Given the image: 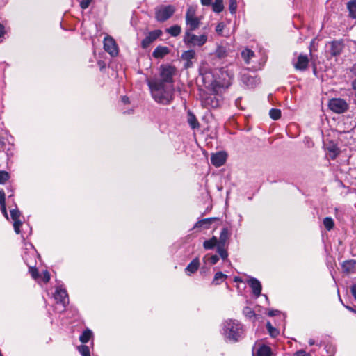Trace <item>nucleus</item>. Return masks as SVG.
I'll list each match as a JSON object with an SVG mask.
<instances>
[{
    "label": "nucleus",
    "mask_w": 356,
    "mask_h": 356,
    "mask_svg": "<svg viewBox=\"0 0 356 356\" xmlns=\"http://www.w3.org/2000/svg\"><path fill=\"white\" fill-rule=\"evenodd\" d=\"M323 225L326 229L330 231L334 227V220L332 218L326 217L323 219Z\"/></svg>",
    "instance_id": "c9c22d12"
},
{
    "label": "nucleus",
    "mask_w": 356,
    "mask_h": 356,
    "mask_svg": "<svg viewBox=\"0 0 356 356\" xmlns=\"http://www.w3.org/2000/svg\"><path fill=\"white\" fill-rule=\"evenodd\" d=\"M162 31L161 30H154L148 33V35L142 40L141 46L145 49L148 47L154 40H156L161 35Z\"/></svg>",
    "instance_id": "ddd939ff"
},
{
    "label": "nucleus",
    "mask_w": 356,
    "mask_h": 356,
    "mask_svg": "<svg viewBox=\"0 0 356 356\" xmlns=\"http://www.w3.org/2000/svg\"><path fill=\"white\" fill-rule=\"evenodd\" d=\"M6 194L3 190H0V204L6 202Z\"/></svg>",
    "instance_id": "603ef678"
},
{
    "label": "nucleus",
    "mask_w": 356,
    "mask_h": 356,
    "mask_svg": "<svg viewBox=\"0 0 356 356\" xmlns=\"http://www.w3.org/2000/svg\"><path fill=\"white\" fill-rule=\"evenodd\" d=\"M122 101L124 104H129V99L127 96H123L122 97Z\"/></svg>",
    "instance_id": "052dcab7"
},
{
    "label": "nucleus",
    "mask_w": 356,
    "mask_h": 356,
    "mask_svg": "<svg viewBox=\"0 0 356 356\" xmlns=\"http://www.w3.org/2000/svg\"><path fill=\"white\" fill-rule=\"evenodd\" d=\"M204 262H208L210 264L213 265L216 264L218 261L219 257L218 255H211L208 254L205 255V257H204Z\"/></svg>",
    "instance_id": "72a5a7b5"
},
{
    "label": "nucleus",
    "mask_w": 356,
    "mask_h": 356,
    "mask_svg": "<svg viewBox=\"0 0 356 356\" xmlns=\"http://www.w3.org/2000/svg\"><path fill=\"white\" fill-rule=\"evenodd\" d=\"M0 356H3V355H2V354H0Z\"/></svg>",
    "instance_id": "338daca9"
},
{
    "label": "nucleus",
    "mask_w": 356,
    "mask_h": 356,
    "mask_svg": "<svg viewBox=\"0 0 356 356\" xmlns=\"http://www.w3.org/2000/svg\"><path fill=\"white\" fill-rule=\"evenodd\" d=\"M92 0H81L80 2V6L82 9H86L88 8Z\"/></svg>",
    "instance_id": "de8ad7c7"
},
{
    "label": "nucleus",
    "mask_w": 356,
    "mask_h": 356,
    "mask_svg": "<svg viewBox=\"0 0 356 356\" xmlns=\"http://www.w3.org/2000/svg\"><path fill=\"white\" fill-rule=\"evenodd\" d=\"M241 56L244 61L247 63H250V59L254 56V53L249 49H245L241 52Z\"/></svg>",
    "instance_id": "a878e982"
},
{
    "label": "nucleus",
    "mask_w": 356,
    "mask_h": 356,
    "mask_svg": "<svg viewBox=\"0 0 356 356\" xmlns=\"http://www.w3.org/2000/svg\"><path fill=\"white\" fill-rule=\"evenodd\" d=\"M40 277L42 278V281L44 282V283H47L49 280H50V274L49 273L48 270H44L42 272V275L40 276Z\"/></svg>",
    "instance_id": "c03bdc74"
},
{
    "label": "nucleus",
    "mask_w": 356,
    "mask_h": 356,
    "mask_svg": "<svg viewBox=\"0 0 356 356\" xmlns=\"http://www.w3.org/2000/svg\"><path fill=\"white\" fill-rule=\"evenodd\" d=\"M217 251H218L219 255L220 256V257L223 260H225L227 259L228 253H227V250L224 249V245H218Z\"/></svg>",
    "instance_id": "e433bc0d"
},
{
    "label": "nucleus",
    "mask_w": 356,
    "mask_h": 356,
    "mask_svg": "<svg viewBox=\"0 0 356 356\" xmlns=\"http://www.w3.org/2000/svg\"><path fill=\"white\" fill-rule=\"evenodd\" d=\"M177 68L171 65H161L159 67V76L154 77L150 80H156L164 84L174 86V76Z\"/></svg>",
    "instance_id": "39448f33"
},
{
    "label": "nucleus",
    "mask_w": 356,
    "mask_h": 356,
    "mask_svg": "<svg viewBox=\"0 0 356 356\" xmlns=\"http://www.w3.org/2000/svg\"><path fill=\"white\" fill-rule=\"evenodd\" d=\"M229 236V232L227 228H223L221 230L220 238H219V244L218 245H225V243H226L227 240L228 239Z\"/></svg>",
    "instance_id": "c85d7f7f"
},
{
    "label": "nucleus",
    "mask_w": 356,
    "mask_h": 356,
    "mask_svg": "<svg viewBox=\"0 0 356 356\" xmlns=\"http://www.w3.org/2000/svg\"><path fill=\"white\" fill-rule=\"evenodd\" d=\"M200 264V261L197 257L193 259L185 268V272L187 275L190 276L191 274L195 273L198 270Z\"/></svg>",
    "instance_id": "6ab92c4d"
},
{
    "label": "nucleus",
    "mask_w": 356,
    "mask_h": 356,
    "mask_svg": "<svg viewBox=\"0 0 356 356\" xmlns=\"http://www.w3.org/2000/svg\"><path fill=\"white\" fill-rule=\"evenodd\" d=\"M347 8L349 16L352 19H356V0H350L347 3Z\"/></svg>",
    "instance_id": "b1692460"
},
{
    "label": "nucleus",
    "mask_w": 356,
    "mask_h": 356,
    "mask_svg": "<svg viewBox=\"0 0 356 356\" xmlns=\"http://www.w3.org/2000/svg\"><path fill=\"white\" fill-rule=\"evenodd\" d=\"M215 55L219 58H224L228 56V51L225 47L218 46L215 51Z\"/></svg>",
    "instance_id": "cd10ccee"
},
{
    "label": "nucleus",
    "mask_w": 356,
    "mask_h": 356,
    "mask_svg": "<svg viewBox=\"0 0 356 356\" xmlns=\"http://www.w3.org/2000/svg\"><path fill=\"white\" fill-rule=\"evenodd\" d=\"M269 115L273 120H277L281 117V111L280 109L272 108L270 110Z\"/></svg>",
    "instance_id": "4c0bfd02"
},
{
    "label": "nucleus",
    "mask_w": 356,
    "mask_h": 356,
    "mask_svg": "<svg viewBox=\"0 0 356 356\" xmlns=\"http://www.w3.org/2000/svg\"><path fill=\"white\" fill-rule=\"evenodd\" d=\"M295 356H312V355L310 353H306L303 350H300L296 353Z\"/></svg>",
    "instance_id": "3c124183"
},
{
    "label": "nucleus",
    "mask_w": 356,
    "mask_h": 356,
    "mask_svg": "<svg viewBox=\"0 0 356 356\" xmlns=\"http://www.w3.org/2000/svg\"><path fill=\"white\" fill-rule=\"evenodd\" d=\"M200 75L206 87L211 86L213 92H216V87L227 88L232 84L234 78V72L232 70L222 67L216 72L218 79H213V76L210 72H203L202 70L200 71Z\"/></svg>",
    "instance_id": "f03ea898"
},
{
    "label": "nucleus",
    "mask_w": 356,
    "mask_h": 356,
    "mask_svg": "<svg viewBox=\"0 0 356 356\" xmlns=\"http://www.w3.org/2000/svg\"><path fill=\"white\" fill-rule=\"evenodd\" d=\"M195 57V51L193 49L185 51L181 54V59L184 61H189Z\"/></svg>",
    "instance_id": "c756f323"
},
{
    "label": "nucleus",
    "mask_w": 356,
    "mask_h": 356,
    "mask_svg": "<svg viewBox=\"0 0 356 356\" xmlns=\"http://www.w3.org/2000/svg\"><path fill=\"white\" fill-rule=\"evenodd\" d=\"M193 31H185L183 42L188 47H202L208 41L209 29L204 27L203 32L200 35L193 33Z\"/></svg>",
    "instance_id": "20e7f679"
},
{
    "label": "nucleus",
    "mask_w": 356,
    "mask_h": 356,
    "mask_svg": "<svg viewBox=\"0 0 356 356\" xmlns=\"http://www.w3.org/2000/svg\"><path fill=\"white\" fill-rule=\"evenodd\" d=\"M10 216L14 221L13 227L15 232H16V234H18L20 233V227L22 224V221L19 219L21 213L18 209H14L10 211Z\"/></svg>",
    "instance_id": "f3484780"
},
{
    "label": "nucleus",
    "mask_w": 356,
    "mask_h": 356,
    "mask_svg": "<svg viewBox=\"0 0 356 356\" xmlns=\"http://www.w3.org/2000/svg\"><path fill=\"white\" fill-rule=\"evenodd\" d=\"M175 13L172 6H161L156 10V18L159 22H165Z\"/></svg>",
    "instance_id": "9d476101"
},
{
    "label": "nucleus",
    "mask_w": 356,
    "mask_h": 356,
    "mask_svg": "<svg viewBox=\"0 0 356 356\" xmlns=\"http://www.w3.org/2000/svg\"><path fill=\"white\" fill-rule=\"evenodd\" d=\"M356 266V261L353 259L346 260L341 264L343 272L346 273H353Z\"/></svg>",
    "instance_id": "412c9836"
},
{
    "label": "nucleus",
    "mask_w": 356,
    "mask_h": 356,
    "mask_svg": "<svg viewBox=\"0 0 356 356\" xmlns=\"http://www.w3.org/2000/svg\"><path fill=\"white\" fill-rule=\"evenodd\" d=\"M329 108L335 113H344L349 109V104L341 98H332L328 103Z\"/></svg>",
    "instance_id": "1a4fd4ad"
},
{
    "label": "nucleus",
    "mask_w": 356,
    "mask_h": 356,
    "mask_svg": "<svg viewBox=\"0 0 356 356\" xmlns=\"http://www.w3.org/2000/svg\"><path fill=\"white\" fill-rule=\"evenodd\" d=\"M224 29H225V24L222 22H220V23H218L217 24V26H216V31L218 35H222Z\"/></svg>",
    "instance_id": "49530a36"
},
{
    "label": "nucleus",
    "mask_w": 356,
    "mask_h": 356,
    "mask_svg": "<svg viewBox=\"0 0 356 356\" xmlns=\"http://www.w3.org/2000/svg\"><path fill=\"white\" fill-rule=\"evenodd\" d=\"M329 46V54L332 56H339L344 47V44L342 40H333L332 42H328Z\"/></svg>",
    "instance_id": "f8f14e48"
},
{
    "label": "nucleus",
    "mask_w": 356,
    "mask_h": 356,
    "mask_svg": "<svg viewBox=\"0 0 356 356\" xmlns=\"http://www.w3.org/2000/svg\"><path fill=\"white\" fill-rule=\"evenodd\" d=\"M0 209H1V211L2 213L8 219V213H7V211H6V202L0 204Z\"/></svg>",
    "instance_id": "8fccbe9b"
},
{
    "label": "nucleus",
    "mask_w": 356,
    "mask_h": 356,
    "mask_svg": "<svg viewBox=\"0 0 356 356\" xmlns=\"http://www.w3.org/2000/svg\"><path fill=\"white\" fill-rule=\"evenodd\" d=\"M6 33L5 27L3 24L0 23V39L3 38L4 35ZM2 40H0V42H1Z\"/></svg>",
    "instance_id": "864d4df0"
},
{
    "label": "nucleus",
    "mask_w": 356,
    "mask_h": 356,
    "mask_svg": "<svg viewBox=\"0 0 356 356\" xmlns=\"http://www.w3.org/2000/svg\"><path fill=\"white\" fill-rule=\"evenodd\" d=\"M351 86L353 90L355 92V97H356V79H354L351 83Z\"/></svg>",
    "instance_id": "bf43d9fd"
},
{
    "label": "nucleus",
    "mask_w": 356,
    "mask_h": 356,
    "mask_svg": "<svg viewBox=\"0 0 356 356\" xmlns=\"http://www.w3.org/2000/svg\"><path fill=\"white\" fill-rule=\"evenodd\" d=\"M350 291L354 298L356 300V284L352 285Z\"/></svg>",
    "instance_id": "5fc2aeb1"
},
{
    "label": "nucleus",
    "mask_w": 356,
    "mask_h": 356,
    "mask_svg": "<svg viewBox=\"0 0 356 356\" xmlns=\"http://www.w3.org/2000/svg\"><path fill=\"white\" fill-rule=\"evenodd\" d=\"M253 356H273V353L269 346L261 345L253 352Z\"/></svg>",
    "instance_id": "aec40b11"
},
{
    "label": "nucleus",
    "mask_w": 356,
    "mask_h": 356,
    "mask_svg": "<svg viewBox=\"0 0 356 356\" xmlns=\"http://www.w3.org/2000/svg\"><path fill=\"white\" fill-rule=\"evenodd\" d=\"M243 314L246 316L250 317V318H251V317L254 316V311L250 307H246L244 308Z\"/></svg>",
    "instance_id": "a18cd8bd"
},
{
    "label": "nucleus",
    "mask_w": 356,
    "mask_h": 356,
    "mask_svg": "<svg viewBox=\"0 0 356 356\" xmlns=\"http://www.w3.org/2000/svg\"><path fill=\"white\" fill-rule=\"evenodd\" d=\"M181 27L178 25H174L166 29V32L171 36L176 37L181 33Z\"/></svg>",
    "instance_id": "7c9ffc66"
},
{
    "label": "nucleus",
    "mask_w": 356,
    "mask_h": 356,
    "mask_svg": "<svg viewBox=\"0 0 356 356\" xmlns=\"http://www.w3.org/2000/svg\"><path fill=\"white\" fill-rule=\"evenodd\" d=\"M339 300H340V301H341V302H342V299L339 298ZM342 304L344 305V304H343V303H342Z\"/></svg>",
    "instance_id": "69168bd1"
},
{
    "label": "nucleus",
    "mask_w": 356,
    "mask_h": 356,
    "mask_svg": "<svg viewBox=\"0 0 356 356\" xmlns=\"http://www.w3.org/2000/svg\"><path fill=\"white\" fill-rule=\"evenodd\" d=\"M201 104L203 107L210 109L220 106L222 102V97L216 92H204L200 95Z\"/></svg>",
    "instance_id": "423d86ee"
},
{
    "label": "nucleus",
    "mask_w": 356,
    "mask_h": 356,
    "mask_svg": "<svg viewBox=\"0 0 356 356\" xmlns=\"http://www.w3.org/2000/svg\"><path fill=\"white\" fill-rule=\"evenodd\" d=\"M243 81L250 87H253L257 83V79L255 77L252 76H243Z\"/></svg>",
    "instance_id": "f704fd0d"
},
{
    "label": "nucleus",
    "mask_w": 356,
    "mask_h": 356,
    "mask_svg": "<svg viewBox=\"0 0 356 356\" xmlns=\"http://www.w3.org/2000/svg\"><path fill=\"white\" fill-rule=\"evenodd\" d=\"M226 277L227 275L225 274L222 272H218L214 275L213 283L216 285L220 284L225 280Z\"/></svg>",
    "instance_id": "2f4dec72"
},
{
    "label": "nucleus",
    "mask_w": 356,
    "mask_h": 356,
    "mask_svg": "<svg viewBox=\"0 0 356 356\" xmlns=\"http://www.w3.org/2000/svg\"><path fill=\"white\" fill-rule=\"evenodd\" d=\"M104 48L105 51L112 56H115L118 54V49L116 42L114 39L109 35L104 38Z\"/></svg>",
    "instance_id": "9b49d317"
},
{
    "label": "nucleus",
    "mask_w": 356,
    "mask_h": 356,
    "mask_svg": "<svg viewBox=\"0 0 356 356\" xmlns=\"http://www.w3.org/2000/svg\"><path fill=\"white\" fill-rule=\"evenodd\" d=\"M211 1L212 0H200L201 3L203 6H210V5H211L212 4Z\"/></svg>",
    "instance_id": "4d7b16f0"
},
{
    "label": "nucleus",
    "mask_w": 356,
    "mask_h": 356,
    "mask_svg": "<svg viewBox=\"0 0 356 356\" xmlns=\"http://www.w3.org/2000/svg\"><path fill=\"white\" fill-rule=\"evenodd\" d=\"M227 154L224 152H218L211 156V162L216 167L222 166L226 161Z\"/></svg>",
    "instance_id": "2eb2a0df"
},
{
    "label": "nucleus",
    "mask_w": 356,
    "mask_h": 356,
    "mask_svg": "<svg viewBox=\"0 0 356 356\" xmlns=\"http://www.w3.org/2000/svg\"><path fill=\"white\" fill-rule=\"evenodd\" d=\"M29 273H31L32 277L34 280H38L40 277V275L38 273V269L34 267L29 268Z\"/></svg>",
    "instance_id": "37998d69"
},
{
    "label": "nucleus",
    "mask_w": 356,
    "mask_h": 356,
    "mask_svg": "<svg viewBox=\"0 0 356 356\" xmlns=\"http://www.w3.org/2000/svg\"><path fill=\"white\" fill-rule=\"evenodd\" d=\"M169 53L167 47L159 46L153 51L152 56L156 58H161Z\"/></svg>",
    "instance_id": "4be33fe9"
},
{
    "label": "nucleus",
    "mask_w": 356,
    "mask_h": 356,
    "mask_svg": "<svg viewBox=\"0 0 356 356\" xmlns=\"http://www.w3.org/2000/svg\"><path fill=\"white\" fill-rule=\"evenodd\" d=\"M54 297L56 302V309L58 312H63L69 303L67 291L63 289L61 286H57Z\"/></svg>",
    "instance_id": "0eeeda50"
},
{
    "label": "nucleus",
    "mask_w": 356,
    "mask_h": 356,
    "mask_svg": "<svg viewBox=\"0 0 356 356\" xmlns=\"http://www.w3.org/2000/svg\"><path fill=\"white\" fill-rule=\"evenodd\" d=\"M10 178V175L8 172L1 170L0 171V184H3L6 183L7 180H8Z\"/></svg>",
    "instance_id": "ea45409f"
},
{
    "label": "nucleus",
    "mask_w": 356,
    "mask_h": 356,
    "mask_svg": "<svg viewBox=\"0 0 356 356\" xmlns=\"http://www.w3.org/2000/svg\"><path fill=\"white\" fill-rule=\"evenodd\" d=\"M187 121L192 129L199 127V122L195 115L190 111H188L187 113Z\"/></svg>",
    "instance_id": "5701e85b"
},
{
    "label": "nucleus",
    "mask_w": 356,
    "mask_h": 356,
    "mask_svg": "<svg viewBox=\"0 0 356 356\" xmlns=\"http://www.w3.org/2000/svg\"><path fill=\"white\" fill-rule=\"evenodd\" d=\"M200 22V19L195 15V10L191 6L189 7L186 13V31L196 30L199 28Z\"/></svg>",
    "instance_id": "6e6552de"
},
{
    "label": "nucleus",
    "mask_w": 356,
    "mask_h": 356,
    "mask_svg": "<svg viewBox=\"0 0 356 356\" xmlns=\"http://www.w3.org/2000/svg\"><path fill=\"white\" fill-rule=\"evenodd\" d=\"M279 312H280L278 310L272 309V310L268 311V315L269 316H274L277 315Z\"/></svg>",
    "instance_id": "6e6d98bb"
},
{
    "label": "nucleus",
    "mask_w": 356,
    "mask_h": 356,
    "mask_svg": "<svg viewBox=\"0 0 356 356\" xmlns=\"http://www.w3.org/2000/svg\"><path fill=\"white\" fill-rule=\"evenodd\" d=\"M248 284L252 289L253 294L256 297H259L261 292V282L257 279L251 277L248 280Z\"/></svg>",
    "instance_id": "a211bd4d"
},
{
    "label": "nucleus",
    "mask_w": 356,
    "mask_h": 356,
    "mask_svg": "<svg viewBox=\"0 0 356 356\" xmlns=\"http://www.w3.org/2000/svg\"><path fill=\"white\" fill-rule=\"evenodd\" d=\"M266 327L268 328V330L270 336H272L273 337H275L276 336L278 335L279 331L277 329L274 328L272 326V325L270 324V323H269V322L267 323Z\"/></svg>",
    "instance_id": "a19ab883"
},
{
    "label": "nucleus",
    "mask_w": 356,
    "mask_h": 356,
    "mask_svg": "<svg viewBox=\"0 0 356 356\" xmlns=\"http://www.w3.org/2000/svg\"><path fill=\"white\" fill-rule=\"evenodd\" d=\"M211 6L213 11L216 13H220L224 10L223 0H215Z\"/></svg>",
    "instance_id": "393cba45"
},
{
    "label": "nucleus",
    "mask_w": 356,
    "mask_h": 356,
    "mask_svg": "<svg viewBox=\"0 0 356 356\" xmlns=\"http://www.w3.org/2000/svg\"><path fill=\"white\" fill-rule=\"evenodd\" d=\"M92 332L90 330H84L82 334L79 337V340L82 343H87L90 337H92Z\"/></svg>",
    "instance_id": "473e14b6"
},
{
    "label": "nucleus",
    "mask_w": 356,
    "mask_h": 356,
    "mask_svg": "<svg viewBox=\"0 0 356 356\" xmlns=\"http://www.w3.org/2000/svg\"><path fill=\"white\" fill-rule=\"evenodd\" d=\"M192 65H193V63H192L191 60H189V61H186V63L184 64L185 68H189V67H192Z\"/></svg>",
    "instance_id": "13d9d810"
},
{
    "label": "nucleus",
    "mask_w": 356,
    "mask_h": 356,
    "mask_svg": "<svg viewBox=\"0 0 356 356\" xmlns=\"http://www.w3.org/2000/svg\"><path fill=\"white\" fill-rule=\"evenodd\" d=\"M237 9V1L229 0V10L232 14H234Z\"/></svg>",
    "instance_id": "58836bf2"
},
{
    "label": "nucleus",
    "mask_w": 356,
    "mask_h": 356,
    "mask_svg": "<svg viewBox=\"0 0 356 356\" xmlns=\"http://www.w3.org/2000/svg\"><path fill=\"white\" fill-rule=\"evenodd\" d=\"M152 99L161 105L170 104L175 97V87L169 84H164L156 80L147 81Z\"/></svg>",
    "instance_id": "f257e3e1"
},
{
    "label": "nucleus",
    "mask_w": 356,
    "mask_h": 356,
    "mask_svg": "<svg viewBox=\"0 0 356 356\" xmlns=\"http://www.w3.org/2000/svg\"><path fill=\"white\" fill-rule=\"evenodd\" d=\"M218 220V218H207L198 220L193 226V229H208L215 221Z\"/></svg>",
    "instance_id": "4468645a"
},
{
    "label": "nucleus",
    "mask_w": 356,
    "mask_h": 356,
    "mask_svg": "<svg viewBox=\"0 0 356 356\" xmlns=\"http://www.w3.org/2000/svg\"><path fill=\"white\" fill-rule=\"evenodd\" d=\"M314 343H315V341H314V339H310L309 340V344L310 346H313Z\"/></svg>",
    "instance_id": "680f3d73"
},
{
    "label": "nucleus",
    "mask_w": 356,
    "mask_h": 356,
    "mask_svg": "<svg viewBox=\"0 0 356 356\" xmlns=\"http://www.w3.org/2000/svg\"><path fill=\"white\" fill-rule=\"evenodd\" d=\"M309 63V58L307 55L300 54L297 60L293 61V66L297 70L304 71L307 69Z\"/></svg>",
    "instance_id": "dca6fc26"
},
{
    "label": "nucleus",
    "mask_w": 356,
    "mask_h": 356,
    "mask_svg": "<svg viewBox=\"0 0 356 356\" xmlns=\"http://www.w3.org/2000/svg\"><path fill=\"white\" fill-rule=\"evenodd\" d=\"M9 190V193H10V194L9 195V197H12L13 195V189L10 188H8Z\"/></svg>",
    "instance_id": "0e129e2a"
},
{
    "label": "nucleus",
    "mask_w": 356,
    "mask_h": 356,
    "mask_svg": "<svg viewBox=\"0 0 356 356\" xmlns=\"http://www.w3.org/2000/svg\"><path fill=\"white\" fill-rule=\"evenodd\" d=\"M329 151H330V153H332V155L330 154V157L332 159H335V157L339 154V151H338V149L335 147H333L332 148L329 149Z\"/></svg>",
    "instance_id": "09e8293b"
},
{
    "label": "nucleus",
    "mask_w": 356,
    "mask_h": 356,
    "mask_svg": "<svg viewBox=\"0 0 356 356\" xmlns=\"http://www.w3.org/2000/svg\"><path fill=\"white\" fill-rule=\"evenodd\" d=\"M344 307L348 309L349 311H351V312H355V310L350 306H347V305H344Z\"/></svg>",
    "instance_id": "e2e57ef3"
},
{
    "label": "nucleus",
    "mask_w": 356,
    "mask_h": 356,
    "mask_svg": "<svg viewBox=\"0 0 356 356\" xmlns=\"http://www.w3.org/2000/svg\"><path fill=\"white\" fill-rule=\"evenodd\" d=\"M218 243V239L216 236L212 238L207 240L203 243V247L205 250H212Z\"/></svg>",
    "instance_id": "bb28decb"
},
{
    "label": "nucleus",
    "mask_w": 356,
    "mask_h": 356,
    "mask_svg": "<svg viewBox=\"0 0 356 356\" xmlns=\"http://www.w3.org/2000/svg\"><path fill=\"white\" fill-rule=\"evenodd\" d=\"M243 325L237 320L228 319L222 323V334L229 341L236 342L243 337Z\"/></svg>",
    "instance_id": "7ed1b4c3"
},
{
    "label": "nucleus",
    "mask_w": 356,
    "mask_h": 356,
    "mask_svg": "<svg viewBox=\"0 0 356 356\" xmlns=\"http://www.w3.org/2000/svg\"><path fill=\"white\" fill-rule=\"evenodd\" d=\"M79 351L82 356H90L89 348L87 346L82 345L79 347Z\"/></svg>",
    "instance_id": "79ce46f5"
}]
</instances>
